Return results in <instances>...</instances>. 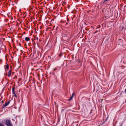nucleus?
Returning a JSON list of instances; mask_svg holds the SVG:
<instances>
[{
	"label": "nucleus",
	"instance_id": "nucleus-3",
	"mask_svg": "<svg viewBox=\"0 0 126 126\" xmlns=\"http://www.w3.org/2000/svg\"><path fill=\"white\" fill-rule=\"evenodd\" d=\"M11 71L10 70L8 72V77H10L11 75Z\"/></svg>",
	"mask_w": 126,
	"mask_h": 126
},
{
	"label": "nucleus",
	"instance_id": "nucleus-4",
	"mask_svg": "<svg viewBox=\"0 0 126 126\" xmlns=\"http://www.w3.org/2000/svg\"><path fill=\"white\" fill-rule=\"evenodd\" d=\"M25 39L27 41H28L29 40L30 38L28 37H27L25 38Z\"/></svg>",
	"mask_w": 126,
	"mask_h": 126
},
{
	"label": "nucleus",
	"instance_id": "nucleus-11",
	"mask_svg": "<svg viewBox=\"0 0 126 126\" xmlns=\"http://www.w3.org/2000/svg\"><path fill=\"white\" fill-rule=\"evenodd\" d=\"M125 92L126 93V89L125 90Z\"/></svg>",
	"mask_w": 126,
	"mask_h": 126
},
{
	"label": "nucleus",
	"instance_id": "nucleus-12",
	"mask_svg": "<svg viewBox=\"0 0 126 126\" xmlns=\"http://www.w3.org/2000/svg\"><path fill=\"white\" fill-rule=\"evenodd\" d=\"M106 1H108L110 0H105Z\"/></svg>",
	"mask_w": 126,
	"mask_h": 126
},
{
	"label": "nucleus",
	"instance_id": "nucleus-1",
	"mask_svg": "<svg viewBox=\"0 0 126 126\" xmlns=\"http://www.w3.org/2000/svg\"><path fill=\"white\" fill-rule=\"evenodd\" d=\"M11 123V121L10 120H7L6 122V124L7 126L9 124H10Z\"/></svg>",
	"mask_w": 126,
	"mask_h": 126
},
{
	"label": "nucleus",
	"instance_id": "nucleus-10",
	"mask_svg": "<svg viewBox=\"0 0 126 126\" xmlns=\"http://www.w3.org/2000/svg\"><path fill=\"white\" fill-rule=\"evenodd\" d=\"M14 94V96L15 97H17V95H16V94H15H15Z\"/></svg>",
	"mask_w": 126,
	"mask_h": 126
},
{
	"label": "nucleus",
	"instance_id": "nucleus-8",
	"mask_svg": "<svg viewBox=\"0 0 126 126\" xmlns=\"http://www.w3.org/2000/svg\"><path fill=\"white\" fill-rule=\"evenodd\" d=\"M73 98H72V97H71L69 99V101L71 100H72V99Z\"/></svg>",
	"mask_w": 126,
	"mask_h": 126
},
{
	"label": "nucleus",
	"instance_id": "nucleus-9",
	"mask_svg": "<svg viewBox=\"0 0 126 126\" xmlns=\"http://www.w3.org/2000/svg\"><path fill=\"white\" fill-rule=\"evenodd\" d=\"M0 126H4L2 124L0 123Z\"/></svg>",
	"mask_w": 126,
	"mask_h": 126
},
{
	"label": "nucleus",
	"instance_id": "nucleus-13",
	"mask_svg": "<svg viewBox=\"0 0 126 126\" xmlns=\"http://www.w3.org/2000/svg\"><path fill=\"white\" fill-rule=\"evenodd\" d=\"M108 118L106 119V120Z\"/></svg>",
	"mask_w": 126,
	"mask_h": 126
},
{
	"label": "nucleus",
	"instance_id": "nucleus-5",
	"mask_svg": "<svg viewBox=\"0 0 126 126\" xmlns=\"http://www.w3.org/2000/svg\"><path fill=\"white\" fill-rule=\"evenodd\" d=\"M7 126H13L12 125L11 123L10 124H9Z\"/></svg>",
	"mask_w": 126,
	"mask_h": 126
},
{
	"label": "nucleus",
	"instance_id": "nucleus-2",
	"mask_svg": "<svg viewBox=\"0 0 126 126\" xmlns=\"http://www.w3.org/2000/svg\"><path fill=\"white\" fill-rule=\"evenodd\" d=\"M10 102L9 101H8L7 103H5L4 105L3 106L4 107H6L9 104Z\"/></svg>",
	"mask_w": 126,
	"mask_h": 126
},
{
	"label": "nucleus",
	"instance_id": "nucleus-6",
	"mask_svg": "<svg viewBox=\"0 0 126 126\" xmlns=\"http://www.w3.org/2000/svg\"><path fill=\"white\" fill-rule=\"evenodd\" d=\"M14 89L13 88V89H12L13 92V94H15V92L14 91Z\"/></svg>",
	"mask_w": 126,
	"mask_h": 126
},
{
	"label": "nucleus",
	"instance_id": "nucleus-7",
	"mask_svg": "<svg viewBox=\"0 0 126 126\" xmlns=\"http://www.w3.org/2000/svg\"><path fill=\"white\" fill-rule=\"evenodd\" d=\"M74 93H73L72 94V96H71V97H72V98H73V97H74Z\"/></svg>",
	"mask_w": 126,
	"mask_h": 126
}]
</instances>
